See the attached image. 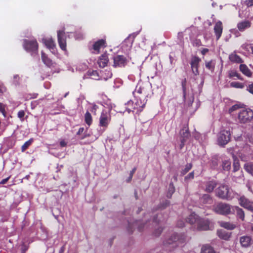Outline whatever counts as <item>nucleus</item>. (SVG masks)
<instances>
[{
	"mask_svg": "<svg viewBox=\"0 0 253 253\" xmlns=\"http://www.w3.org/2000/svg\"><path fill=\"white\" fill-rule=\"evenodd\" d=\"M135 97L134 107H128V113L132 112L139 113L142 111L147 102L146 97L148 96L147 90L143 86L139 84L133 92Z\"/></svg>",
	"mask_w": 253,
	"mask_h": 253,
	"instance_id": "obj_1",
	"label": "nucleus"
},
{
	"mask_svg": "<svg viewBox=\"0 0 253 253\" xmlns=\"http://www.w3.org/2000/svg\"><path fill=\"white\" fill-rule=\"evenodd\" d=\"M234 192L228 186L222 185L216 190V195L219 198L228 200L234 197Z\"/></svg>",
	"mask_w": 253,
	"mask_h": 253,
	"instance_id": "obj_2",
	"label": "nucleus"
},
{
	"mask_svg": "<svg viewBox=\"0 0 253 253\" xmlns=\"http://www.w3.org/2000/svg\"><path fill=\"white\" fill-rule=\"evenodd\" d=\"M112 106L109 108L108 110H103L100 115L99 119V126L102 127L104 129H105L110 124L111 120V116L110 111L112 108Z\"/></svg>",
	"mask_w": 253,
	"mask_h": 253,
	"instance_id": "obj_3",
	"label": "nucleus"
},
{
	"mask_svg": "<svg viewBox=\"0 0 253 253\" xmlns=\"http://www.w3.org/2000/svg\"><path fill=\"white\" fill-rule=\"evenodd\" d=\"M232 208L233 206L229 204L220 203L213 206V210L217 213L226 215L232 213Z\"/></svg>",
	"mask_w": 253,
	"mask_h": 253,
	"instance_id": "obj_4",
	"label": "nucleus"
},
{
	"mask_svg": "<svg viewBox=\"0 0 253 253\" xmlns=\"http://www.w3.org/2000/svg\"><path fill=\"white\" fill-rule=\"evenodd\" d=\"M239 121L242 123H247L253 118V111L250 109H241L238 113Z\"/></svg>",
	"mask_w": 253,
	"mask_h": 253,
	"instance_id": "obj_5",
	"label": "nucleus"
},
{
	"mask_svg": "<svg viewBox=\"0 0 253 253\" xmlns=\"http://www.w3.org/2000/svg\"><path fill=\"white\" fill-rule=\"evenodd\" d=\"M230 132L228 130H223L218 134L217 142L219 145H226L230 139Z\"/></svg>",
	"mask_w": 253,
	"mask_h": 253,
	"instance_id": "obj_6",
	"label": "nucleus"
},
{
	"mask_svg": "<svg viewBox=\"0 0 253 253\" xmlns=\"http://www.w3.org/2000/svg\"><path fill=\"white\" fill-rule=\"evenodd\" d=\"M212 228V225L211 224L209 220L200 218L199 222L196 224L194 229L198 230H208Z\"/></svg>",
	"mask_w": 253,
	"mask_h": 253,
	"instance_id": "obj_7",
	"label": "nucleus"
},
{
	"mask_svg": "<svg viewBox=\"0 0 253 253\" xmlns=\"http://www.w3.org/2000/svg\"><path fill=\"white\" fill-rule=\"evenodd\" d=\"M24 48L30 52L33 53H37L38 51V45L36 40L28 41L24 40Z\"/></svg>",
	"mask_w": 253,
	"mask_h": 253,
	"instance_id": "obj_8",
	"label": "nucleus"
},
{
	"mask_svg": "<svg viewBox=\"0 0 253 253\" xmlns=\"http://www.w3.org/2000/svg\"><path fill=\"white\" fill-rule=\"evenodd\" d=\"M239 203L241 206L247 209L248 210L253 211V204L245 196H243L239 199Z\"/></svg>",
	"mask_w": 253,
	"mask_h": 253,
	"instance_id": "obj_9",
	"label": "nucleus"
},
{
	"mask_svg": "<svg viewBox=\"0 0 253 253\" xmlns=\"http://www.w3.org/2000/svg\"><path fill=\"white\" fill-rule=\"evenodd\" d=\"M180 134L181 143L179 147L180 149H182L184 146L185 142L189 138L190 133L188 129L186 127H185L180 130Z\"/></svg>",
	"mask_w": 253,
	"mask_h": 253,
	"instance_id": "obj_10",
	"label": "nucleus"
},
{
	"mask_svg": "<svg viewBox=\"0 0 253 253\" xmlns=\"http://www.w3.org/2000/svg\"><path fill=\"white\" fill-rule=\"evenodd\" d=\"M42 41L46 47L48 48L52 53H56V49L55 44L52 39L43 38Z\"/></svg>",
	"mask_w": 253,
	"mask_h": 253,
	"instance_id": "obj_11",
	"label": "nucleus"
},
{
	"mask_svg": "<svg viewBox=\"0 0 253 253\" xmlns=\"http://www.w3.org/2000/svg\"><path fill=\"white\" fill-rule=\"evenodd\" d=\"M58 41L60 48L63 50L66 49V42L65 33L63 31H58L57 32Z\"/></svg>",
	"mask_w": 253,
	"mask_h": 253,
	"instance_id": "obj_12",
	"label": "nucleus"
},
{
	"mask_svg": "<svg viewBox=\"0 0 253 253\" xmlns=\"http://www.w3.org/2000/svg\"><path fill=\"white\" fill-rule=\"evenodd\" d=\"M240 243L243 248H248L252 245V238L249 236H242L240 238Z\"/></svg>",
	"mask_w": 253,
	"mask_h": 253,
	"instance_id": "obj_13",
	"label": "nucleus"
},
{
	"mask_svg": "<svg viewBox=\"0 0 253 253\" xmlns=\"http://www.w3.org/2000/svg\"><path fill=\"white\" fill-rule=\"evenodd\" d=\"M200 219V218L197 214L195 213H192L187 217L186 221L192 226L193 228H195L196 224Z\"/></svg>",
	"mask_w": 253,
	"mask_h": 253,
	"instance_id": "obj_14",
	"label": "nucleus"
},
{
	"mask_svg": "<svg viewBox=\"0 0 253 253\" xmlns=\"http://www.w3.org/2000/svg\"><path fill=\"white\" fill-rule=\"evenodd\" d=\"M222 24L221 22L219 21L216 22L214 27V31L217 40H218L221 37L222 33Z\"/></svg>",
	"mask_w": 253,
	"mask_h": 253,
	"instance_id": "obj_15",
	"label": "nucleus"
},
{
	"mask_svg": "<svg viewBox=\"0 0 253 253\" xmlns=\"http://www.w3.org/2000/svg\"><path fill=\"white\" fill-rule=\"evenodd\" d=\"M105 46V41L103 40H100L94 43L93 44V48L95 53H98L99 52V50L101 48H104Z\"/></svg>",
	"mask_w": 253,
	"mask_h": 253,
	"instance_id": "obj_16",
	"label": "nucleus"
},
{
	"mask_svg": "<svg viewBox=\"0 0 253 253\" xmlns=\"http://www.w3.org/2000/svg\"><path fill=\"white\" fill-rule=\"evenodd\" d=\"M125 63V58L123 56L118 55L114 58V66L115 67L122 66Z\"/></svg>",
	"mask_w": 253,
	"mask_h": 253,
	"instance_id": "obj_17",
	"label": "nucleus"
},
{
	"mask_svg": "<svg viewBox=\"0 0 253 253\" xmlns=\"http://www.w3.org/2000/svg\"><path fill=\"white\" fill-rule=\"evenodd\" d=\"M234 212H236V213L238 217L241 218L242 220H244L245 213L242 209L240 208L238 206H233L232 213H234Z\"/></svg>",
	"mask_w": 253,
	"mask_h": 253,
	"instance_id": "obj_18",
	"label": "nucleus"
},
{
	"mask_svg": "<svg viewBox=\"0 0 253 253\" xmlns=\"http://www.w3.org/2000/svg\"><path fill=\"white\" fill-rule=\"evenodd\" d=\"M185 240V236L184 235H180L178 234H174L171 237V239H169L168 242V244H171L173 242H179L182 243Z\"/></svg>",
	"mask_w": 253,
	"mask_h": 253,
	"instance_id": "obj_19",
	"label": "nucleus"
},
{
	"mask_svg": "<svg viewBox=\"0 0 253 253\" xmlns=\"http://www.w3.org/2000/svg\"><path fill=\"white\" fill-rule=\"evenodd\" d=\"M250 26L251 23L248 20L239 22L237 25V27L240 31H244L245 29L249 28Z\"/></svg>",
	"mask_w": 253,
	"mask_h": 253,
	"instance_id": "obj_20",
	"label": "nucleus"
},
{
	"mask_svg": "<svg viewBox=\"0 0 253 253\" xmlns=\"http://www.w3.org/2000/svg\"><path fill=\"white\" fill-rule=\"evenodd\" d=\"M218 236L223 240H228L231 236V234L223 230H218L217 232Z\"/></svg>",
	"mask_w": 253,
	"mask_h": 253,
	"instance_id": "obj_21",
	"label": "nucleus"
},
{
	"mask_svg": "<svg viewBox=\"0 0 253 253\" xmlns=\"http://www.w3.org/2000/svg\"><path fill=\"white\" fill-rule=\"evenodd\" d=\"M108 62V57L106 54L102 55L98 61V64L100 67H104Z\"/></svg>",
	"mask_w": 253,
	"mask_h": 253,
	"instance_id": "obj_22",
	"label": "nucleus"
},
{
	"mask_svg": "<svg viewBox=\"0 0 253 253\" xmlns=\"http://www.w3.org/2000/svg\"><path fill=\"white\" fill-rule=\"evenodd\" d=\"M201 253H216V252L211 246L205 245L201 248Z\"/></svg>",
	"mask_w": 253,
	"mask_h": 253,
	"instance_id": "obj_23",
	"label": "nucleus"
},
{
	"mask_svg": "<svg viewBox=\"0 0 253 253\" xmlns=\"http://www.w3.org/2000/svg\"><path fill=\"white\" fill-rule=\"evenodd\" d=\"M101 75V79L107 80V79L111 78L112 74L110 70H105L104 71H101L100 72Z\"/></svg>",
	"mask_w": 253,
	"mask_h": 253,
	"instance_id": "obj_24",
	"label": "nucleus"
},
{
	"mask_svg": "<svg viewBox=\"0 0 253 253\" xmlns=\"http://www.w3.org/2000/svg\"><path fill=\"white\" fill-rule=\"evenodd\" d=\"M240 71L244 74L245 75L248 77H251L252 75V73L250 71V70L248 68V67L244 64H241L240 66Z\"/></svg>",
	"mask_w": 253,
	"mask_h": 253,
	"instance_id": "obj_25",
	"label": "nucleus"
},
{
	"mask_svg": "<svg viewBox=\"0 0 253 253\" xmlns=\"http://www.w3.org/2000/svg\"><path fill=\"white\" fill-rule=\"evenodd\" d=\"M220 225L227 229L232 230L235 228V225L232 223L221 221L220 222Z\"/></svg>",
	"mask_w": 253,
	"mask_h": 253,
	"instance_id": "obj_26",
	"label": "nucleus"
},
{
	"mask_svg": "<svg viewBox=\"0 0 253 253\" xmlns=\"http://www.w3.org/2000/svg\"><path fill=\"white\" fill-rule=\"evenodd\" d=\"M201 61V59L198 57L194 56L191 59L190 65L191 67H199V64Z\"/></svg>",
	"mask_w": 253,
	"mask_h": 253,
	"instance_id": "obj_27",
	"label": "nucleus"
},
{
	"mask_svg": "<svg viewBox=\"0 0 253 253\" xmlns=\"http://www.w3.org/2000/svg\"><path fill=\"white\" fill-rule=\"evenodd\" d=\"M215 185L216 184L214 181H209L206 184V190L207 192H211L214 189Z\"/></svg>",
	"mask_w": 253,
	"mask_h": 253,
	"instance_id": "obj_28",
	"label": "nucleus"
},
{
	"mask_svg": "<svg viewBox=\"0 0 253 253\" xmlns=\"http://www.w3.org/2000/svg\"><path fill=\"white\" fill-rule=\"evenodd\" d=\"M229 59L231 61L235 63L242 62V59L236 54H231L229 55Z\"/></svg>",
	"mask_w": 253,
	"mask_h": 253,
	"instance_id": "obj_29",
	"label": "nucleus"
},
{
	"mask_svg": "<svg viewBox=\"0 0 253 253\" xmlns=\"http://www.w3.org/2000/svg\"><path fill=\"white\" fill-rule=\"evenodd\" d=\"M88 75L90 78L93 80H98L101 79L100 74L96 71H92L91 72H88Z\"/></svg>",
	"mask_w": 253,
	"mask_h": 253,
	"instance_id": "obj_30",
	"label": "nucleus"
},
{
	"mask_svg": "<svg viewBox=\"0 0 253 253\" xmlns=\"http://www.w3.org/2000/svg\"><path fill=\"white\" fill-rule=\"evenodd\" d=\"M42 59L43 62L48 66L52 65L51 60L43 52H42Z\"/></svg>",
	"mask_w": 253,
	"mask_h": 253,
	"instance_id": "obj_31",
	"label": "nucleus"
},
{
	"mask_svg": "<svg viewBox=\"0 0 253 253\" xmlns=\"http://www.w3.org/2000/svg\"><path fill=\"white\" fill-rule=\"evenodd\" d=\"M245 169L253 176V164L246 163L244 165Z\"/></svg>",
	"mask_w": 253,
	"mask_h": 253,
	"instance_id": "obj_32",
	"label": "nucleus"
},
{
	"mask_svg": "<svg viewBox=\"0 0 253 253\" xmlns=\"http://www.w3.org/2000/svg\"><path fill=\"white\" fill-rule=\"evenodd\" d=\"M201 201L204 204H211L212 200L208 194H205L201 198Z\"/></svg>",
	"mask_w": 253,
	"mask_h": 253,
	"instance_id": "obj_33",
	"label": "nucleus"
},
{
	"mask_svg": "<svg viewBox=\"0 0 253 253\" xmlns=\"http://www.w3.org/2000/svg\"><path fill=\"white\" fill-rule=\"evenodd\" d=\"M84 119L85 123L88 125L90 126L92 122V119L91 115L88 112V111H87L84 115Z\"/></svg>",
	"mask_w": 253,
	"mask_h": 253,
	"instance_id": "obj_34",
	"label": "nucleus"
},
{
	"mask_svg": "<svg viewBox=\"0 0 253 253\" xmlns=\"http://www.w3.org/2000/svg\"><path fill=\"white\" fill-rule=\"evenodd\" d=\"M222 168L224 170H229L231 168V162L228 160H224L222 162Z\"/></svg>",
	"mask_w": 253,
	"mask_h": 253,
	"instance_id": "obj_35",
	"label": "nucleus"
},
{
	"mask_svg": "<svg viewBox=\"0 0 253 253\" xmlns=\"http://www.w3.org/2000/svg\"><path fill=\"white\" fill-rule=\"evenodd\" d=\"M230 86L234 88H243L244 87V84L242 83L233 82L230 83Z\"/></svg>",
	"mask_w": 253,
	"mask_h": 253,
	"instance_id": "obj_36",
	"label": "nucleus"
},
{
	"mask_svg": "<svg viewBox=\"0 0 253 253\" xmlns=\"http://www.w3.org/2000/svg\"><path fill=\"white\" fill-rule=\"evenodd\" d=\"M33 142V139L31 138L28 141H26L22 146L21 151L24 152L32 143Z\"/></svg>",
	"mask_w": 253,
	"mask_h": 253,
	"instance_id": "obj_37",
	"label": "nucleus"
},
{
	"mask_svg": "<svg viewBox=\"0 0 253 253\" xmlns=\"http://www.w3.org/2000/svg\"><path fill=\"white\" fill-rule=\"evenodd\" d=\"M240 164L238 160L234 159L233 163L234 171L238 170L240 169Z\"/></svg>",
	"mask_w": 253,
	"mask_h": 253,
	"instance_id": "obj_38",
	"label": "nucleus"
},
{
	"mask_svg": "<svg viewBox=\"0 0 253 253\" xmlns=\"http://www.w3.org/2000/svg\"><path fill=\"white\" fill-rule=\"evenodd\" d=\"M206 67L210 70L213 71L214 66L212 61H209L206 63Z\"/></svg>",
	"mask_w": 253,
	"mask_h": 253,
	"instance_id": "obj_39",
	"label": "nucleus"
},
{
	"mask_svg": "<svg viewBox=\"0 0 253 253\" xmlns=\"http://www.w3.org/2000/svg\"><path fill=\"white\" fill-rule=\"evenodd\" d=\"M229 76L230 78L237 77L240 79V76L237 72L235 71H231L229 73Z\"/></svg>",
	"mask_w": 253,
	"mask_h": 253,
	"instance_id": "obj_40",
	"label": "nucleus"
},
{
	"mask_svg": "<svg viewBox=\"0 0 253 253\" xmlns=\"http://www.w3.org/2000/svg\"><path fill=\"white\" fill-rule=\"evenodd\" d=\"M174 192V187L172 184H170L169 188V192L168 194V197H170L172 194Z\"/></svg>",
	"mask_w": 253,
	"mask_h": 253,
	"instance_id": "obj_41",
	"label": "nucleus"
},
{
	"mask_svg": "<svg viewBox=\"0 0 253 253\" xmlns=\"http://www.w3.org/2000/svg\"><path fill=\"white\" fill-rule=\"evenodd\" d=\"M126 110L128 112V107H134V102L131 100L128 101L125 104Z\"/></svg>",
	"mask_w": 253,
	"mask_h": 253,
	"instance_id": "obj_42",
	"label": "nucleus"
},
{
	"mask_svg": "<svg viewBox=\"0 0 253 253\" xmlns=\"http://www.w3.org/2000/svg\"><path fill=\"white\" fill-rule=\"evenodd\" d=\"M192 168V165L191 164H188L186 165L185 168L182 170V173L185 174Z\"/></svg>",
	"mask_w": 253,
	"mask_h": 253,
	"instance_id": "obj_43",
	"label": "nucleus"
},
{
	"mask_svg": "<svg viewBox=\"0 0 253 253\" xmlns=\"http://www.w3.org/2000/svg\"><path fill=\"white\" fill-rule=\"evenodd\" d=\"M98 107L97 105L93 104H90L89 106V110L95 113Z\"/></svg>",
	"mask_w": 253,
	"mask_h": 253,
	"instance_id": "obj_44",
	"label": "nucleus"
},
{
	"mask_svg": "<svg viewBox=\"0 0 253 253\" xmlns=\"http://www.w3.org/2000/svg\"><path fill=\"white\" fill-rule=\"evenodd\" d=\"M5 105L2 103H0V113H1L4 117L5 116Z\"/></svg>",
	"mask_w": 253,
	"mask_h": 253,
	"instance_id": "obj_45",
	"label": "nucleus"
},
{
	"mask_svg": "<svg viewBox=\"0 0 253 253\" xmlns=\"http://www.w3.org/2000/svg\"><path fill=\"white\" fill-rule=\"evenodd\" d=\"M239 109V106L238 105H235L232 106L229 110V112L230 113H232L235 111H236Z\"/></svg>",
	"mask_w": 253,
	"mask_h": 253,
	"instance_id": "obj_46",
	"label": "nucleus"
},
{
	"mask_svg": "<svg viewBox=\"0 0 253 253\" xmlns=\"http://www.w3.org/2000/svg\"><path fill=\"white\" fill-rule=\"evenodd\" d=\"M247 90L249 92L253 94V83H252L251 84H249V85L247 87Z\"/></svg>",
	"mask_w": 253,
	"mask_h": 253,
	"instance_id": "obj_47",
	"label": "nucleus"
},
{
	"mask_svg": "<svg viewBox=\"0 0 253 253\" xmlns=\"http://www.w3.org/2000/svg\"><path fill=\"white\" fill-rule=\"evenodd\" d=\"M244 3L247 6H251L253 5V0H246Z\"/></svg>",
	"mask_w": 253,
	"mask_h": 253,
	"instance_id": "obj_48",
	"label": "nucleus"
},
{
	"mask_svg": "<svg viewBox=\"0 0 253 253\" xmlns=\"http://www.w3.org/2000/svg\"><path fill=\"white\" fill-rule=\"evenodd\" d=\"M191 69H192V70L193 73L195 75H199V71H198V67H191Z\"/></svg>",
	"mask_w": 253,
	"mask_h": 253,
	"instance_id": "obj_49",
	"label": "nucleus"
},
{
	"mask_svg": "<svg viewBox=\"0 0 253 253\" xmlns=\"http://www.w3.org/2000/svg\"><path fill=\"white\" fill-rule=\"evenodd\" d=\"M24 115L25 112L23 110L20 111L18 113V117L21 119L24 117Z\"/></svg>",
	"mask_w": 253,
	"mask_h": 253,
	"instance_id": "obj_50",
	"label": "nucleus"
},
{
	"mask_svg": "<svg viewBox=\"0 0 253 253\" xmlns=\"http://www.w3.org/2000/svg\"><path fill=\"white\" fill-rule=\"evenodd\" d=\"M184 222L182 220H179L177 222V225L179 227H182L184 226Z\"/></svg>",
	"mask_w": 253,
	"mask_h": 253,
	"instance_id": "obj_51",
	"label": "nucleus"
},
{
	"mask_svg": "<svg viewBox=\"0 0 253 253\" xmlns=\"http://www.w3.org/2000/svg\"><path fill=\"white\" fill-rule=\"evenodd\" d=\"M194 178V172H192L190 173L187 176L185 177L186 179L188 178Z\"/></svg>",
	"mask_w": 253,
	"mask_h": 253,
	"instance_id": "obj_52",
	"label": "nucleus"
},
{
	"mask_svg": "<svg viewBox=\"0 0 253 253\" xmlns=\"http://www.w3.org/2000/svg\"><path fill=\"white\" fill-rule=\"evenodd\" d=\"M5 91V87L1 84H0V93H2Z\"/></svg>",
	"mask_w": 253,
	"mask_h": 253,
	"instance_id": "obj_53",
	"label": "nucleus"
},
{
	"mask_svg": "<svg viewBox=\"0 0 253 253\" xmlns=\"http://www.w3.org/2000/svg\"><path fill=\"white\" fill-rule=\"evenodd\" d=\"M209 51V49H207V48H203L202 50H201V53L203 55H205V54H206Z\"/></svg>",
	"mask_w": 253,
	"mask_h": 253,
	"instance_id": "obj_54",
	"label": "nucleus"
},
{
	"mask_svg": "<svg viewBox=\"0 0 253 253\" xmlns=\"http://www.w3.org/2000/svg\"><path fill=\"white\" fill-rule=\"evenodd\" d=\"M66 143L65 141L62 140L60 142V145L61 147H65L66 146Z\"/></svg>",
	"mask_w": 253,
	"mask_h": 253,
	"instance_id": "obj_55",
	"label": "nucleus"
},
{
	"mask_svg": "<svg viewBox=\"0 0 253 253\" xmlns=\"http://www.w3.org/2000/svg\"><path fill=\"white\" fill-rule=\"evenodd\" d=\"M9 177H7L6 178H5V179H2L0 182V184H5L7 181V180L9 179Z\"/></svg>",
	"mask_w": 253,
	"mask_h": 253,
	"instance_id": "obj_56",
	"label": "nucleus"
},
{
	"mask_svg": "<svg viewBox=\"0 0 253 253\" xmlns=\"http://www.w3.org/2000/svg\"><path fill=\"white\" fill-rule=\"evenodd\" d=\"M84 128L83 127H81L80 128V129H79L78 130V134H81L83 133V132H84Z\"/></svg>",
	"mask_w": 253,
	"mask_h": 253,
	"instance_id": "obj_57",
	"label": "nucleus"
},
{
	"mask_svg": "<svg viewBox=\"0 0 253 253\" xmlns=\"http://www.w3.org/2000/svg\"><path fill=\"white\" fill-rule=\"evenodd\" d=\"M135 170V169H133L131 171V173H130V176H131V177L132 176V175H133V173L134 172Z\"/></svg>",
	"mask_w": 253,
	"mask_h": 253,
	"instance_id": "obj_58",
	"label": "nucleus"
},
{
	"mask_svg": "<svg viewBox=\"0 0 253 253\" xmlns=\"http://www.w3.org/2000/svg\"><path fill=\"white\" fill-rule=\"evenodd\" d=\"M132 43V41H129V44L130 46H131Z\"/></svg>",
	"mask_w": 253,
	"mask_h": 253,
	"instance_id": "obj_59",
	"label": "nucleus"
},
{
	"mask_svg": "<svg viewBox=\"0 0 253 253\" xmlns=\"http://www.w3.org/2000/svg\"><path fill=\"white\" fill-rule=\"evenodd\" d=\"M87 136V134H85V135H84L82 137V138H84V137H86Z\"/></svg>",
	"mask_w": 253,
	"mask_h": 253,
	"instance_id": "obj_60",
	"label": "nucleus"
},
{
	"mask_svg": "<svg viewBox=\"0 0 253 253\" xmlns=\"http://www.w3.org/2000/svg\"><path fill=\"white\" fill-rule=\"evenodd\" d=\"M239 157L241 158V159L242 160H245V159L243 158V157H242L241 156H239Z\"/></svg>",
	"mask_w": 253,
	"mask_h": 253,
	"instance_id": "obj_61",
	"label": "nucleus"
},
{
	"mask_svg": "<svg viewBox=\"0 0 253 253\" xmlns=\"http://www.w3.org/2000/svg\"><path fill=\"white\" fill-rule=\"evenodd\" d=\"M251 231L253 232V226L251 227Z\"/></svg>",
	"mask_w": 253,
	"mask_h": 253,
	"instance_id": "obj_62",
	"label": "nucleus"
},
{
	"mask_svg": "<svg viewBox=\"0 0 253 253\" xmlns=\"http://www.w3.org/2000/svg\"><path fill=\"white\" fill-rule=\"evenodd\" d=\"M129 37L128 39H126V41H125V42H126L127 41H128L129 40Z\"/></svg>",
	"mask_w": 253,
	"mask_h": 253,
	"instance_id": "obj_63",
	"label": "nucleus"
},
{
	"mask_svg": "<svg viewBox=\"0 0 253 253\" xmlns=\"http://www.w3.org/2000/svg\"><path fill=\"white\" fill-rule=\"evenodd\" d=\"M252 52L253 53V46L252 47Z\"/></svg>",
	"mask_w": 253,
	"mask_h": 253,
	"instance_id": "obj_64",
	"label": "nucleus"
}]
</instances>
